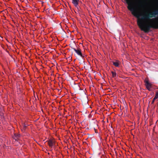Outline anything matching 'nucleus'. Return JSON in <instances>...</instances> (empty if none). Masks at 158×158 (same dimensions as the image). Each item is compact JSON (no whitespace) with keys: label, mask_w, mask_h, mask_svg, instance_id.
<instances>
[{"label":"nucleus","mask_w":158,"mask_h":158,"mask_svg":"<svg viewBox=\"0 0 158 158\" xmlns=\"http://www.w3.org/2000/svg\"><path fill=\"white\" fill-rule=\"evenodd\" d=\"M128 5L127 8L131 12L132 14L137 18V24L141 30L145 33L149 32L151 28L158 29V22L152 24H147L148 21L145 22L144 20H141L138 10L144 7L143 2L141 0H134V3L131 0H126Z\"/></svg>","instance_id":"obj_1"},{"label":"nucleus","mask_w":158,"mask_h":158,"mask_svg":"<svg viewBox=\"0 0 158 158\" xmlns=\"http://www.w3.org/2000/svg\"><path fill=\"white\" fill-rule=\"evenodd\" d=\"M139 15L141 16V17H140L141 20H144L145 22L152 20L151 18L156 16L153 11L149 13L145 12L143 14H140Z\"/></svg>","instance_id":"obj_2"},{"label":"nucleus","mask_w":158,"mask_h":158,"mask_svg":"<svg viewBox=\"0 0 158 158\" xmlns=\"http://www.w3.org/2000/svg\"><path fill=\"white\" fill-rule=\"evenodd\" d=\"M144 82L148 90H150V89L152 87V84L149 82L146 79H145L144 80Z\"/></svg>","instance_id":"obj_3"},{"label":"nucleus","mask_w":158,"mask_h":158,"mask_svg":"<svg viewBox=\"0 0 158 158\" xmlns=\"http://www.w3.org/2000/svg\"><path fill=\"white\" fill-rule=\"evenodd\" d=\"M74 51L77 54V55L80 56L81 57H82L83 56L81 52V50L79 48H78L77 49L75 48H72Z\"/></svg>","instance_id":"obj_4"},{"label":"nucleus","mask_w":158,"mask_h":158,"mask_svg":"<svg viewBox=\"0 0 158 158\" xmlns=\"http://www.w3.org/2000/svg\"><path fill=\"white\" fill-rule=\"evenodd\" d=\"M79 2V0H72V2L74 5V6L76 7L77 9H79L80 7L78 6Z\"/></svg>","instance_id":"obj_5"},{"label":"nucleus","mask_w":158,"mask_h":158,"mask_svg":"<svg viewBox=\"0 0 158 158\" xmlns=\"http://www.w3.org/2000/svg\"><path fill=\"white\" fill-rule=\"evenodd\" d=\"M48 145L51 148H52L53 146L55 144V141L53 140H49L48 141Z\"/></svg>","instance_id":"obj_6"},{"label":"nucleus","mask_w":158,"mask_h":158,"mask_svg":"<svg viewBox=\"0 0 158 158\" xmlns=\"http://www.w3.org/2000/svg\"><path fill=\"white\" fill-rule=\"evenodd\" d=\"M113 64L116 67H118L119 63V61L118 60H116V62L113 61Z\"/></svg>","instance_id":"obj_7"},{"label":"nucleus","mask_w":158,"mask_h":158,"mask_svg":"<svg viewBox=\"0 0 158 158\" xmlns=\"http://www.w3.org/2000/svg\"><path fill=\"white\" fill-rule=\"evenodd\" d=\"M113 77H115L116 76L117 74L116 72L113 71L111 72Z\"/></svg>","instance_id":"obj_8"},{"label":"nucleus","mask_w":158,"mask_h":158,"mask_svg":"<svg viewBox=\"0 0 158 158\" xmlns=\"http://www.w3.org/2000/svg\"><path fill=\"white\" fill-rule=\"evenodd\" d=\"M156 16L158 15V9L153 11Z\"/></svg>","instance_id":"obj_9"},{"label":"nucleus","mask_w":158,"mask_h":158,"mask_svg":"<svg viewBox=\"0 0 158 158\" xmlns=\"http://www.w3.org/2000/svg\"><path fill=\"white\" fill-rule=\"evenodd\" d=\"M154 97L155 99H157L158 98V92L156 93V95Z\"/></svg>","instance_id":"obj_10"},{"label":"nucleus","mask_w":158,"mask_h":158,"mask_svg":"<svg viewBox=\"0 0 158 158\" xmlns=\"http://www.w3.org/2000/svg\"><path fill=\"white\" fill-rule=\"evenodd\" d=\"M20 136L19 134L17 135L15 137L16 138V139H15V140H16L18 139V137H19Z\"/></svg>","instance_id":"obj_11"},{"label":"nucleus","mask_w":158,"mask_h":158,"mask_svg":"<svg viewBox=\"0 0 158 158\" xmlns=\"http://www.w3.org/2000/svg\"><path fill=\"white\" fill-rule=\"evenodd\" d=\"M26 126L25 125H24L23 130H22L23 131H24L26 127Z\"/></svg>","instance_id":"obj_12"},{"label":"nucleus","mask_w":158,"mask_h":158,"mask_svg":"<svg viewBox=\"0 0 158 158\" xmlns=\"http://www.w3.org/2000/svg\"><path fill=\"white\" fill-rule=\"evenodd\" d=\"M156 99H155V97L153 99L152 102V104H153V103H154L155 100H156Z\"/></svg>","instance_id":"obj_13"}]
</instances>
